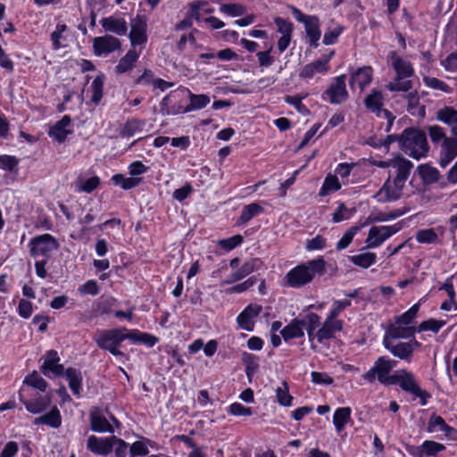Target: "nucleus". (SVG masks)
Here are the masks:
<instances>
[{
  "mask_svg": "<svg viewBox=\"0 0 457 457\" xmlns=\"http://www.w3.org/2000/svg\"><path fill=\"white\" fill-rule=\"evenodd\" d=\"M112 450L116 457H126L129 452V445L125 440L112 435Z\"/></svg>",
  "mask_w": 457,
  "mask_h": 457,
  "instance_id": "57",
  "label": "nucleus"
},
{
  "mask_svg": "<svg viewBox=\"0 0 457 457\" xmlns=\"http://www.w3.org/2000/svg\"><path fill=\"white\" fill-rule=\"evenodd\" d=\"M241 360L245 366V375L251 379L259 369V358L253 353L244 352Z\"/></svg>",
  "mask_w": 457,
  "mask_h": 457,
  "instance_id": "40",
  "label": "nucleus"
},
{
  "mask_svg": "<svg viewBox=\"0 0 457 457\" xmlns=\"http://www.w3.org/2000/svg\"><path fill=\"white\" fill-rule=\"evenodd\" d=\"M327 271L323 256L310 260L292 268L286 275L287 284L293 288H300L313 280L316 276H323Z\"/></svg>",
  "mask_w": 457,
  "mask_h": 457,
  "instance_id": "5",
  "label": "nucleus"
},
{
  "mask_svg": "<svg viewBox=\"0 0 457 457\" xmlns=\"http://www.w3.org/2000/svg\"><path fill=\"white\" fill-rule=\"evenodd\" d=\"M28 246L33 258L49 259L52 253L59 249L60 244L53 235L46 233L30 238Z\"/></svg>",
  "mask_w": 457,
  "mask_h": 457,
  "instance_id": "8",
  "label": "nucleus"
},
{
  "mask_svg": "<svg viewBox=\"0 0 457 457\" xmlns=\"http://www.w3.org/2000/svg\"><path fill=\"white\" fill-rule=\"evenodd\" d=\"M111 180L114 185L120 186L124 190H130L141 182V178H126L121 173L112 175Z\"/></svg>",
  "mask_w": 457,
  "mask_h": 457,
  "instance_id": "46",
  "label": "nucleus"
},
{
  "mask_svg": "<svg viewBox=\"0 0 457 457\" xmlns=\"http://www.w3.org/2000/svg\"><path fill=\"white\" fill-rule=\"evenodd\" d=\"M130 32L129 35L131 46H142L147 42V23L145 15L137 14L130 22Z\"/></svg>",
  "mask_w": 457,
  "mask_h": 457,
  "instance_id": "13",
  "label": "nucleus"
},
{
  "mask_svg": "<svg viewBox=\"0 0 457 457\" xmlns=\"http://www.w3.org/2000/svg\"><path fill=\"white\" fill-rule=\"evenodd\" d=\"M43 362L40 365L41 373L48 378L65 377L72 394L78 397L82 392L83 377L81 370L77 368H64L60 363L61 358L56 350L51 349L45 353L42 357Z\"/></svg>",
  "mask_w": 457,
  "mask_h": 457,
  "instance_id": "3",
  "label": "nucleus"
},
{
  "mask_svg": "<svg viewBox=\"0 0 457 457\" xmlns=\"http://www.w3.org/2000/svg\"><path fill=\"white\" fill-rule=\"evenodd\" d=\"M302 321L303 328H305L309 341L312 343L315 338L316 329L320 326V317L315 312H308L303 319Z\"/></svg>",
  "mask_w": 457,
  "mask_h": 457,
  "instance_id": "38",
  "label": "nucleus"
},
{
  "mask_svg": "<svg viewBox=\"0 0 457 457\" xmlns=\"http://www.w3.org/2000/svg\"><path fill=\"white\" fill-rule=\"evenodd\" d=\"M344 30L345 27L342 25H337L336 28L332 29H329L326 30L323 36L322 43L325 46L335 45L338 41V38L342 35Z\"/></svg>",
  "mask_w": 457,
  "mask_h": 457,
  "instance_id": "53",
  "label": "nucleus"
},
{
  "mask_svg": "<svg viewBox=\"0 0 457 457\" xmlns=\"http://www.w3.org/2000/svg\"><path fill=\"white\" fill-rule=\"evenodd\" d=\"M129 339L135 344L140 343L149 348L154 347L160 340L158 337L147 332L140 331L138 329L129 330Z\"/></svg>",
  "mask_w": 457,
  "mask_h": 457,
  "instance_id": "36",
  "label": "nucleus"
},
{
  "mask_svg": "<svg viewBox=\"0 0 457 457\" xmlns=\"http://www.w3.org/2000/svg\"><path fill=\"white\" fill-rule=\"evenodd\" d=\"M276 397L281 406L289 407L293 405L294 397L289 393L288 384L284 381L283 386L276 389Z\"/></svg>",
  "mask_w": 457,
  "mask_h": 457,
  "instance_id": "50",
  "label": "nucleus"
},
{
  "mask_svg": "<svg viewBox=\"0 0 457 457\" xmlns=\"http://www.w3.org/2000/svg\"><path fill=\"white\" fill-rule=\"evenodd\" d=\"M384 95L380 90L372 89L365 96L363 104L369 112L374 113L377 117H381V107L384 106Z\"/></svg>",
  "mask_w": 457,
  "mask_h": 457,
  "instance_id": "27",
  "label": "nucleus"
},
{
  "mask_svg": "<svg viewBox=\"0 0 457 457\" xmlns=\"http://www.w3.org/2000/svg\"><path fill=\"white\" fill-rule=\"evenodd\" d=\"M145 121L137 118L128 119L119 131V136L122 138L133 137L136 133L143 130Z\"/></svg>",
  "mask_w": 457,
  "mask_h": 457,
  "instance_id": "37",
  "label": "nucleus"
},
{
  "mask_svg": "<svg viewBox=\"0 0 457 457\" xmlns=\"http://www.w3.org/2000/svg\"><path fill=\"white\" fill-rule=\"evenodd\" d=\"M126 339H129V331L126 328L104 329L94 337V341L100 349L108 351L115 357L125 356L120 350V346Z\"/></svg>",
  "mask_w": 457,
  "mask_h": 457,
  "instance_id": "7",
  "label": "nucleus"
},
{
  "mask_svg": "<svg viewBox=\"0 0 457 457\" xmlns=\"http://www.w3.org/2000/svg\"><path fill=\"white\" fill-rule=\"evenodd\" d=\"M457 157V139L445 138L441 144L438 164L446 168Z\"/></svg>",
  "mask_w": 457,
  "mask_h": 457,
  "instance_id": "22",
  "label": "nucleus"
},
{
  "mask_svg": "<svg viewBox=\"0 0 457 457\" xmlns=\"http://www.w3.org/2000/svg\"><path fill=\"white\" fill-rule=\"evenodd\" d=\"M346 75L341 74L333 79L328 87L322 93L321 99L331 104H341L349 98L346 89Z\"/></svg>",
  "mask_w": 457,
  "mask_h": 457,
  "instance_id": "9",
  "label": "nucleus"
},
{
  "mask_svg": "<svg viewBox=\"0 0 457 457\" xmlns=\"http://www.w3.org/2000/svg\"><path fill=\"white\" fill-rule=\"evenodd\" d=\"M396 365L397 361L387 355L379 356L370 369L362 375V378L370 384L378 381L385 386H399L403 391L420 398L421 405H426L431 395L420 386L411 371L400 369L391 373Z\"/></svg>",
  "mask_w": 457,
  "mask_h": 457,
  "instance_id": "1",
  "label": "nucleus"
},
{
  "mask_svg": "<svg viewBox=\"0 0 457 457\" xmlns=\"http://www.w3.org/2000/svg\"><path fill=\"white\" fill-rule=\"evenodd\" d=\"M112 436L98 437L89 436L87 441V449L96 455L106 456L112 452Z\"/></svg>",
  "mask_w": 457,
  "mask_h": 457,
  "instance_id": "20",
  "label": "nucleus"
},
{
  "mask_svg": "<svg viewBox=\"0 0 457 457\" xmlns=\"http://www.w3.org/2000/svg\"><path fill=\"white\" fill-rule=\"evenodd\" d=\"M262 312V306L257 303L248 304L237 317L239 328L252 332L254 329V319Z\"/></svg>",
  "mask_w": 457,
  "mask_h": 457,
  "instance_id": "18",
  "label": "nucleus"
},
{
  "mask_svg": "<svg viewBox=\"0 0 457 457\" xmlns=\"http://www.w3.org/2000/svg\"><path fill=\"white\" fill-rule=\"evenodd\" d=\"M404 449L412 457H424V455L435 457L438 453L445 451L446 447L441 443L433 440H425L420 446L405 444Z\"/></svg>",
  "mask_w": 457,
  "mask_h": 457,
  "instance_id": "12",
  "label": "nucleus"
},
{
  "mask_svg": "<svg viewBox=\"0 0 457 457\" xmlns=\"http://www.w3.org/2000/svg\"><path fill=\"white\" fill-rule=\"evenodd\" d=\"M417 333V327L405 325H389L385 332L383 338L389 340L409 339Z\"/></svg>",
  "mask_w": 457,
  "mask_h": 457,
  "instance_id": "25",
  "label": "nucleus"
},
{
  "mask_svg": "<svg viewBox=\"0 0 457 457\" xmlns=\"http://www.w3.org/2000/svg\"><path fill=\"white\" fill-rule=\"evenodd\" d=\"M424 84L433 89H437L445 93H450L451 87L443 80L435 77H424Z\"/></svg>",
  "mask_w": 457,
  "mask_h": 457,
  "instance_id": "62",
  "label": "nucleus"
},
{
  "mask_svg": "<svg viewBox=\"0 0 457 457\" xmlns=\"http://www.w3.org/2000/svg\"><path fill=\"white\" fill-rule=\"evenodd\" d=\"M351 304L352 302L350 299L336 300L333 302L332 306L327 316L334 320H338L337 318L341 314V312L347 307H350Z\"/></svg>",
  "mask_w": 457,
  "mask_h": 457,
  "instance_id": "55",
  "label": "nucleus"
},
{
  "mask_svg": "<svg viewBox=\"0 0 457 457\" xmlns=\"http://www.w3.org/2000/svg\"><path fill=\"white\" fill-rule=\"evenodd\" d=\"M360 227L358 226H352L348 230H346L343 237L337 243V250L341 251L347 248L353 242L354 236L358 233Z\"/></svg>",
  "mask_w": 457,
  "mask_h": 457,
  "instance_id": "52",
  "label": "nucleus"
},
{
  "mask_svg": "<svg viewBox=\"0 0 457 457\" xmlns=\"http://www.w3.org/2000/svg\"><path fill=\"white\" fill-rule=\"evenodd\" d=\"M90 428L96 433H113L114 429L108 420L98 412H91L89 416Z\"/></svg>",
  "mask_w": 457,
  "mask_h": 457,
  "instance_id": "35",
  "label": "nucleus"
},
{
  "mask_svg": "<svg viewBox=\"0 0 457 457\" xmlns=\"http://www.w3.org/2000/svg\"><path fill=\"white\" fill-rule=\"evenodd\" d=\"M386 60L395 72V78L386 85V88L390 92H409L413 87L412 81L408 79L415 75L413 64L395 50L387 54Z\"/></svg>",
  "mask_w": 457,
  "mask_h": 457,
  "instance_id": "4",
  "label": "nucleus"
},
{
  "mask_svg": "<svg viewBox=\"0 0 457 457\" xmlns=\"http://www.w3.org/2000/svg\"><path fill=\"white\" fill-rule=\"evenodd\" d=\"M280 334L285 342H288L291 339L303 337L304 336V332L300 319H293L287 326L281 329Z\"/></svg>",
  "mask_w": 457,
  "mask_h": 457,
  "instance_id": "33",
  "label": "nucleus"
},
{
  "mask_svg": "<svg viewBox=\"0 0 457 457\" xmlns=\"http://www.w3.org/2000/svg\"><path fill=\"white\" fill-rule=\"evenodd\" d=\"M68 29V27L64 23H57L55 29L51 33L50 39L52 42V48L58 50L63 47L61 40L63 39V33Z\"/></svg>",
  "mask_w": 457,
  "mask_h": 457,
  "instance_id": "51",
  "label": "nucleus"
},
{
  "mask_svg": "<svg viewBox=\"0 0 457 457\" xmlns=\"http://www.w3.org/2000/svg\"><path fill=\"white\" fill-rule=\"evenodd\" d=\"M415 239L420 244L438 243V236L434 228L419 229L415 234Z\"/></svg>",
  "mask_w": 457,
  "mask_h": 457,
  "instance_id": "49",
  "label": "nucleus"
},
{
  "mask_svg": "<svg viewBox=\"0 0 457 457\" xmlns=\"http://www.w3.org/2000/svg\"><path fill=\"white\" fill-rule=\"evenodd\" d=\"M333 424L337 433L342 432L352 420V409L350 407H338L333 414Z\"/></svg>",
  "mask_w": 457,
  "mask_h": 457,
  "instance_id": "31",
  "label": "nucleus"
},
{
  "mask_svg": "<svg viewBox=\"0 0 457 457\" xmlns=\"http://www.w3.org/2000/svg\"><path fill=\"white\" fill-rule=\"evenodd\" d=\"M342 185L337 175L328 174L319 190V196L325 197L332 192L340 190Z\"/></svg>",
  "mask_w": 457,
  "mask_h": 457,
  "instance_id": "39",
  "label": "nucleus"
},
{
  "mask_svg": "<svg viewBox=\"0 0 457 457\" xmlns=\"http://www.w3.org/2000/svg\"><path fill=\"white\" fill-rule=\"evenodd\" d=\"M349 261L356 266L362 269H368L377 262V255L375 253L367 252L356 255L349 256Z\"/></svg>",
  "mask_w": 457,
  "mask_h": 457,
  "instance_id": "41",
  "label": "nucleus"
},
{
  "mask_svg": "<svg viewBox=\"0 0 457 457\" xmlns=\"http://www.w3.org/2000/svg\"><path fill=\"white\" fill-rule=\"evenodd\" d=\"M445 324V320L430 318L420 323L417 327V332L432 331L436 334Z\"/></svg>",
  "mask_w": 457,
  "mask_h": 457,
  "instance_id": "48",
  "label": "nucleus"
},
{
  "mask_svg": "<svg viewBox=\"0 0 457 457\" xmlns=\"http://www.w3.org/2000/svg\"><path fill=\"white\" fill-rule=\"evenodd\" d=\"M140 56V52L135 49H129L124 56H122L118 64L115 66V72L117 74H123L133 70Z\"/></svg>",
  "mask_w": 457,
  "mask_h": 457,
  "instance_id": "30",
  "label": "nucleus"
},
{
  "mask_svg": "<svg viewBox=\"0 0 457 457\" xmlns=\"http://www.w3.org/2000/svg\"><path fill=\"white\" fill-rule=\"evenodd\" d=\"M413 166L410 160L401 154L395 156L392 168L395 169L396 174L392 179L391 171L388 172L387 179L374 195L377 202L385 204L399 200Z\"/></svg>",
  "mask_w": 457,
  "mask_h": 457,
  "instance_id": "2",
  "label": "nucleus"
},
{
  "mask_svg": "<svg viewBox=\"0 0 457 457\" xmlns=\"http://www.w3.org/2000/svg\"><path fill=\"white\" fill-rule=\"evenodd\" d=\"M262 265L263 262L260 258H251L245 261L235 272H232L225 283L231 284L239 281L251 273L261 270Z\"/></svg>",
  "mask_w": 457,
  "mask_h": 457,
  "instance_id": "19",
  "label": "nucleus"
},
{
  "mask_svg": "<svg viewBox=\"0 0 457 457\" xmlns=\"http://www.w3.org/2000/svg\"><path fill=\"white\" fill-rule=\"evenodd\" d=\"M274 23L277 26V30L282 36H292L294 30V24L282 17H275Z\"/></svg>",
  "mask_w": 457,
  "mask_h": 457,
  "instance_id": "61",
  "label": "nucleus"
},
{
  "mask_svg": "<svg viewBox=\"0 0 457 457\" xmlns=\"http://www.w3.org/2000/svg\"><path fill=\"white\" fill-rule=\"evenodd\" d=\"M436 120L449 127L457 124V110L452 106H445L436 112Z\"/></svg>",
  "mask_w": 457,
  "mask_h": 457,
  "instance_id": "45",
  "label": "nucleus"
},
{
  "mask_svg": "<svg viewBox=\"0 0 457 457\" xmlns=\"http://www.w3.org/2000/svg\"><path fill=\"white\" fill-rule=\"evenodd\" d=\"M304 97L295 95V96H286L284 100L287 104L295 107V109L303 115H308L310 113V110L308 107L303 104V99Z\"/></svg>",
  "mask_w": 457,
  "mask_h": 457,
  "instance_id": "54",
  "label": "nucleus"
},
{
  "mask_svg": "<svg viewBox=\"0 0 457 457\" xmlns=\"http://www.w3.org/2000/svg\"><path fill=\"white\" fill-rule=\"evenodd\" d=\"M93 52L96 56H107L108 54L120 50L121 47L120 40L112 35L96 37L93 39Z\"/></svg>",
  "mask_w": 457,
  "mask_h": 457,
  "instance_id": "11",
  "label": "nucleus"
},
{
  "mask_svg": "<svg viewBox=\"0 0 457 457\" xmlns=\"http://www.w3.org/2000/svg\"><path fill=\"white\" fill-rule=\"evenodd\" d=\"M303 25L310 46L312 48H317L319 46V40L321 37L319 17L312 15V19H310Z\"/></svg>",
  "mask_w": 457,
  "mask_h": 457,
  "instance_id": "28",
  "label": "nucleus"
},
{
  "mask_svg": "<svg viewBox=\"0 0 457 457\" xmlns=\"http://www.w3.org/2000/svg\"><path fill=\"white\" fill-rule=\"evenodd\" d=\"M427 129L431 142L434 145L440 142L442 143L445 138H449V137L446 136L444 128L439 125H430Z\"/></svg>",
  "mask_w": 457,
  "mask_h": 457,
  "instance_id": "56",
  "label": "nucleus"
},
{
  "mask_svg": "<svg viewBox=\"0 0 457 457\" xmlns=\"http://www.w3.org/2000/svg\"><path fill=\"white\" fill-rule=\"evenodd\" d=\"M19 160L14 155L1 154L0 155V168L10 172L17 170Z\"/></svg>",
  "mask_w": 457,
  "mask_h": 457,
  "instance_id": "63",
  "label": "nucleus"
},
{
  "mask_svg": "<svg viewBox=\"0 0 457 457\" xmlns=\"http://www.w3.org/2000/svg\"><path fill=\"white\" fill-rule=\"evenodd\" d=\"M243 242L244 237L238 234L228 238L220 239L219 241V245L221 249L228 252L239 246Z\"/></svg>",
  "mask_w": 457,
  "mask_h": 457,
  "instance_id": "59",
  "label": "nucleus"
},
{
  "mask_svg": "<svg viewBox=\"0 0 457 457\" xmlns=\"http://www.w3.org/2000/svg\"><path fill=\"white\" fill-rule=\"evenodd\" d=\"M420 310V304L415 303L411 307H410L406 312L402 313L401 315L395 317V323L397 325H405L410 326L414 319L417 317Z\"/></svg>",
  "mask_w": 457,
  "mask_h": 457,
  "instance_id": "47",
  "label": "nucleus"
},
{
  "mask_svg": "<svg viewBox=\"0 0 457 457\" xmlns=\"http://www.w3.org/2000/svg\"><path fill=\"white\" fill-rule=\"evenodd\" d=\"M428 433L444 432L445 436L452 438L457 433V429L448 425L446 421L436 412H433L428 420L426 428Z\"/></svg>",
  "mask_w": 457,
  "mask_h": 457,
  "instance_id": "23",
  "label": "nucleus"
},
{
  "mask_svg": "<svg viewBox=\"0 0 457 457\" xmlns=\"http://www.w3.org/2000/svg\"><path fill=\"white\" fill-rule=\"evenodd\" d=\"M335 54V50H329L328 54H324L321 59L305 64L300 71V77L303 79H312L316 73H327L330 69L329 62Z\"/></svg>",
  "mask_w": 457,
  "mask_h": 457,
  "instance_id": "15",
  "label": "nucleus"
},
{
  "mask_svg": "<svg viewBox=\"0 0 457 457\" xmlns=\"http://www.w3.org/2000/svg\"><path fill=\"white\" fill-rule=\"evenodd\" d=\"M189 96L190 103L187 104V109L190 112L195 110H201L206 107L211 99L207 95L204 94H194L189 89H187Z\"/></svg>",
  "mask_w": 457,
  "mask_h": 457,
  "instance_id": "43",
  "label": "nucleus"
},
{
  "mask_svg": "<svg viewBox=\"0 0 457 457\" xmlns=\"http://www.w3.org/2000/svg\"><path fill=\"white\" fill-rule=\"evenodd\" d=\"M104 74H98L91 84L92 96L91 102L95 105H98L104 96Z\"/></svg>",
  "mask_w": 457,
  "mask_h": 457,
  "instance_id": "42",
  "label": "nucleus"
},
{
  "mask_svg": "<svg viewBox=\"0 0 457 457\" xmlns=\"http://www.w3.org/2000/svg\"><path fill=\"white\" fill-rule=\"evenodd\" d=\"M100 24L104 31L113 33L117 36H125L128 32V24L124 18L113 15L102 18Z\"/></svg>",
  "mask_w": 457,
  "mask_h": 457,
  "instance_id": "24",
  "label": "nucleus"
},
{
  "mask_svg": "<svg viewBox=\"0 0 457 457\" xmlns=\"http://www.w3.org/2000/svg\"><path fill=\"white\" fill-rule=\"evenodd\" d=\"M220 10L231 17L242 16L245 12V7L241 4H224Z\"/></svg>",
  "mask_w": 457,
  "mask_h": 457,
  "instance_id": "60",
  "label": "nucleus"
},
{
  "mask_svg": "<svg viewBox=\"0 0 457 457\" xmlns=\"http://www.w3.org/2000/svg\"><path fill=\"white\" fill-rule=\"evenodd\" d=\"M401 229V222L390 226H372L369 230L366 243L370 248H377Z\"/></svg>",
  "mask_w": 457,
  "mask_h": 457,
  "instance_id": "10",
  "label": "nucleus"
},
{
  "mask_svg": "<svg viewBox=\"0 0 457 457\" xmlns=\"http://www.w3.org/2000/svg\"><path fill=\"white\" fill-rule=\"evenodd\" d=\"M78 292L82 295H97L100 293V287L96 280L88 279L78 287Z\"/></svg>",
  "mask_w": 457,
  "mask_h": 457,
  "instance_id": "58",
  "label": "nucleus"
},
{
  "mask_svg": "<svg viewBox=\"0 0 457 457\" xmlns=\"http://www.w3.org/2000/svg\"><path fill=\"white\" fill-rule=\"evenodd\" d=\"M344 328L342 320H334L328 316L326 317L321 327L316 331L315 338L319 344H324L326 340L334 339L337 332H341Z\"/></svg>",
  "mask_w": 457,
  "mask_h": 457,
  "instance_id": "17",
  "label": "nucleus"
},
{
  "mask_svg": "<svg viewBox=\"0 0 457 457\" xmlns=\"http://www.w3.org/2000/svg\"><path fill=\"white\" fill-rule=\"evenodd\" d=\"M374 77V69L370 65L359 67L350 72L349 86L351 89L357 87L361 92L372 82Z\"/></svg>",
  "mask_w": 457,
  "mask_h": 457,
  "instance_id": "14",
  "label": "nucleus"
},
{
  "mask_svg": "<svg viewBox=\"0 0 457 457\" xmlns=\"http://www.w3.org/2000/svg\"><path fill=\"white\" fill-rule=\"evenodd\" d=\"M71 123V118L70 115H64L53 125L49 131L48 136L58 143H63L67 137L72 133V130L67 129V127Z\"/></svg>",
  "mask_w": 457,
  "mask_h": 457,
  "instance_id": "26",
  "label": "nucleus"
},
{
  "mask_svg": "<svg viewBox=\"0 0 457 457\" xmlns=\"http://www.w3.org/2000/svg\"><path fill=\"white\" fill-rule=\"evenodd\" d=\"M417 171L425 185L436 183L441 177L439 170L428 163L420 164L417 167Z\"/></svg>",
  "mask_w": 457,
  "mask_h": 457,
  "instance_id": "34",
  "label": "nucleus"
},
{
  "mask_svg": "<svg viewBox=\"0 0 457 457\" xmlns=\"http://www.w3.org/2000/svg\"><path fill=\"white\" fill-rule=\"evenodd\" d=\"M23 385L29 386L38 391L45 393L48 387V383L44 379L37 370H33L27 375L23 380Z\"/></svg>",
  "mask_w": 457,
  "mask_h": 457,
  "instance_id": "44",
  "label": "nucleus"
},
{
  "mask_svg": "<svg viewBox=\"0 0 457 457\" xmlns=\"http://www.w3.org/2000/svg\"><path fill=\"white\" fill-rule=\"evenodd\" d=\"M149 454V449L145 447L142 440L132 443L129 446V457H145Z\"/></svg>",
  "mask_w": 457,
  "mask_h": 457,
  "instance_id": "64",
  "label": "nucleus"
},
{
  "mask_svg": "<svg viewBox=\"0 0 457 457\" xmlns=\"http://www.w3.org/2000/svg\"><path fill=\"white\" fill-rule=\"evenodd\" d=\"M22 391H23V388L21 387V389L18 392V398H19V401L24 405L26 411H29V413H31V414L42 413L50 407L51 403H52V399H51L50 395H37V397L28 400L23 395Z\"/></svg>",
  "mask_w": 457,
  "mask_h": 457,
  "instance_id": "16",
  "label": "nucleus"
},
{
  "mask_svg": "<svg viewBox=\"0 0 457 457\" xmlns=\"http://www.w3.org/2000/svg\"><path fill=\"white\" fill-rule=\"evenodd\" d=\"M264 212V207L258 202L246 204L244 206L241 214L237 220V225H245L248 223L252 219L263 213Z\"/></svg>",
  "mask_w": 457,
  "mask_h": 457,
  "instance_id": "32",
  "label": "nucleus"
},
{
  "mask_svg": "<svg viewBox=\"0 0 457 457\" xmlns=\"http://www.w3.org/2000/svg\"><path fill=\"white\" fill-rule=\"evenodd\" d=\"M400 150L415 160L426 157L429 151L426 133L416 127L404 129L402 132Z\"/></svg>",
  "mask_w": 457,
  "mask_h": 457,
  "instance_id": "6",
  "label": "nucleus"
},
{
  "mask_svg": "<svg viewBox=\"0 0 457 457\" xmlns=\"http://www.w3.org/2000/svg\"><path fill=\"white\" fill-rule=\"evenodd\" d=\"M383 346L394 357L400 360H403L407 362H411L412 359L411 348L406 342H397L383 338Z\"/></svg>",
  "mask_w": 457,
  "mask_h": 457,
  "instance_id": "21",
  "label": "nucleus"
},
{
  "mask_svg": "<svg viewBox=\"0 0 457 457\" xmlns=\"http://www.w3.org/2000/svg\"><path fill=\"white\" fill-rule=\"evenodd\" d=\"M62 420L61 411L57 406L54 405L48 412L35 418L33 424L36 426L46 425L52 428H58L62 425Z\"/></svg>",
  "mask_w": 457,
  "mask_h": 457,
  "instance_id": "29",
  "label": "nucleus"
}]
</instances>
